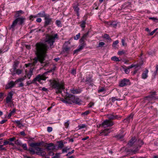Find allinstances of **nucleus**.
<instances>
[{"instance_id": "obj_24", "label": "nucleus", "mask_w": 158, "mask_h": 158, "mask_svg": "<svg viewBox=\"0 0 158 158\" xmlns=\"http://www.w3.org/2000/svg\"><path fill=\"white\" fill-rule=\"evenodd\" d=\"M38 15L39 17H44V18L48 16V15L46 14L44 11H43L39 13L38 14Z\"/></svg>"}, {"instance_id": "obj_58", "label": "nucleus", "mask_w": 158, "mask_h": 158, "mask_svg": "<svg viewBox=\"0 0 158 158\" xmlns=\"http://www.w3.org/2000/svg\"><path fill=\"white\" fill-rule=\"evenodd\" d=\"M74 150H73L71 152H69L68 153L66 154V156H69L71 154L73 153L74 152Z\"/></svg>"}, {"instance_id": "obj_20", "label": "nucleus", "mask_w": 158, "mask_h": 158, "mask_svg": "<svg viewBox=\"0 0 158 158\" xmlns=\"http://www.w3.org/2000/svg\"><path fill=\"white\" fill-rule=\"evenodd\" d=\"M88 32H87L83 35V36L81 37V39L80 40V42L81 43H82V42H85V40H86L88 35Z\"/></svg>"}, {"instance_id": "obj_62", "label": "nucleus", "mask_w": 158, "mask_h": 158, "mask_svg": "<svg viewBox=\"0 0 158 158\" xmlns=\"http://www.w3.org/2000/svg\"><path fill=\"white\" fill-rule=\"evenodd\" d=\"M15 139V138L14 137L9 138V139H8V140H9V141L12 142L14 141Z\"/></svg>"}, {"instance_id": "obj_12", "label": "nucleus", "mask_w": 158, "mask_h": 158, "mask_svg": "<svg viewBox=\"0 0 158 158\" xmlns=\"http://www.w3.org/2000/svg\"><path fill=\"white\" fill-rule=\"evenodd\" d=\"M44 147L48 150H53L55 149V147L54 144L51 143L49 144H46L44 145Z\"/></svg>"}, {"instance_id": "obj_61", "label": "nucleus", "mask_w": 158, "mask_h": 158, "mask_svg": "<svg viewBox=\"0 0 158 158\" xmlns=\"http://www.w3.org/2000/svg\"><path fill=\"white\" fill-rule=\"evenodd\" d=\"M157 29H158L157 28H156V29H155L153 31H152L150 33V35H153L154 34V33L156 32V31H157Z\"/></svg>"}, {"instance_id": "obj_5", "label": "nucleus", "mask_w": 158, "mask_h": 158, "mask_svg": "<svg viewBox=\"0 0 158 158\" xmlns=\"http://www.w3.org/2000/svg\"><path fill=\"white\" fill-rule=\"evenodd\" d=\"M136 140L135 137H133L130 139L127 144L128 147L135 146V149L132 150L131 151L135 154L139 150L138 147H141V146H140L139 144L138 145L137 142H136Z\"/></svg>"}, {"instance_id": "obj_2", "label": "nucleus", "mask_w": 158, "mask_h": 158, "mask_svg": "<svg viewBox=\"0 0 158 158\" xmlns=\"http://www.w3.org/2000/svg\"><path fill=\"white\" fill-rule=\"evenodd\" d=\"M58 38V36L57 34L54 35H47L46 36L45 42L47 43L50 45L51 48L54 47L53 44L55 42L56 39Z\"/></svg>"}, {"instance_id": "obj_17", "label": "nucleus", "mask_w": 158, "mask_h": 158, "mask_svg": "<svg viewBox=\"0 0 158 158\" xmlns=\"http://www.w3.org/2000/svg\"><path fill=\"white\" fill-rule=\"evenodd\" d=\"M79 6V4L78 3H77V5L74 4L73 5V8L74 9V11L76 12L77 15L78 16H79V8L78 7Z\"/></svg>"}, {"instance_id": "obj_47", "label": "nucleus", "mask_w": 158, "mask_h": 158, "mask_svg": "<svg viewBox=\"0 0 158 158\" xmlns=\"http://www.w3.org/2000/svg\"><path fill=\"white\" fill-rule=\"evenodd\" d=\"M111 60L113 61H119V60L118 58L115 56H114L111 58Z\"/></svg>"}, {"instance_id": "obj_14", "label": "nucleus", "mask_w": 158, "mask_h": 158, "mask_svg": "<svg viewBox=\"0 0 158 158\" xmlns=\"http://www.w3.org/2000/svg\"><path fill=\"white\" fill-rule=\"evenodd\" d=\"M107 117L109 120H114L116 119H119L121 118V116H118L117 115H114L112 114H109L107 115Z\"/></svg>"}, {"instance_id": "obj_10", "label": "nucleus", "mask_w": 158, "mask_h": 158, "mask_svg": "<svg viewBox=\"0 0 158 158\" xmlns=\"http://www.w3.org/2000/svg\"><path fill=\"white\" fill-rule=\"evenodd\" d=\"M114 125V122L109 120H105L101 124V125L104 127H111Z\"/></svg>"}, {"instance_id": "obj_57", "label": "nucleus", "mask_w": 158, "mask_h": 158, "mask_svg": "<svg viewBox=\"0 0 158 158\" xmlns=\"http://www.w3.org/2000/svg\"><path fill=\"white\" fill-rule=\"evenodd\" d=\"M52 130V128L51 127H48L47 128V131L48 132H50Z\"/></svg>"}, {"instance_id": "obj_11", "label": "nucleus", "mask_w": 158, "mask_h": 158, "mask_svg": "<svg viewBox=\"0 0 158 158\" xmlns=\"http://www.w3.org/2000/svg\"><path fill=\"white\" fill-rule=\"evenodd\" d=\"M150 95L145 98V100H148L150 101L152 100H155L156 98L155 97L156 94L155 92H150Z\"/></svg>"}, {"instance_id": "obj_54", "label": "nucleus", "mask_w": 158, "mask_h": 158, "mask_svg": "<svg viewBox=\"0 0 158 158\" xmlns=\"http://www.w3.org/2000/svg\"><path fill=\"white\" fill-rule=\"evenodd\" d=\"M60 157V154L56 153L55 155L52 157V158H59Z\"/></svg>"}, {"instance_id": "obj_30", "label": "nucleus", "mask_w": 158, "mask_h": 158, "mask_svg": "<svg viewBox=\"0 0 158 158\" xmlns=\"http://www.w3.org/2000/svg\"><path fill=\"white\" fill-rule=\"evenodd\" d=\"M118 22L113 21L111 22L110 26L112 27L115 28L117 26Z\"/></svg>"}, {"instance_id": "obj_48", "label": "nucleus", "mask_w": 158, "mask_h": 158, "mask_svg": "<svg viewBox=\"0 0 158 158\" xmlns=\"http://www.w3.org/2000/svg\"><path fill=\"white\" fill-rule=\"evenodd\" d=\"M125 39H122L121 40V42L122 43V45L123 46H127V44L125 42Z\"/></svg>"}, {"instance_id": "obj_36", "label": "nucleus", "mask_w": 158, "mask_h": 158, "mask_svg": "<svg viewBox=\"0 0 158 158\" xmlns=\"http://www.w3.org/2000/svg\"><path fill=\"white\" fill-rule=\"evenodd\" d=\"M86 22L85 21L83 20L81 22L80 26L82 28H84L85 26Z\"/></svg>"}, {"instance_id": "obj_64", "label": "nucleus", "mask_w": 158, "mask_h": 158, "mask_svg": "<svg viewBox=\"0 0 158 158\" xmlns=\"http://www.w3.org/2000/svg\"><path fill=\"white\" fill-rule=\"evenodd\" d=\"M80 51H81V50L79 48H78L74 51V54L77 53L78 52H80Z\"/></svg>"}, {"instance_id": "obj_27", "label": "nucleus", "mask_w": 158, "mask_h": 158, "mask_svg": "<svg viewBox=\"0 0 158 158\" xmlns=\"http://www.w3.org/2000/svg\"><path fill=\"white\" fill-rule=\"evenodd\" d=\"M142 64H131V65L128 66V67H129V69H131V68H132L134 67H135V68H136L140 66L141 65H142Z\"/></svg>"}, {"instance_id": "obj_60", "label": "nucleus", "mask_w": 158, "mask_h": 158, "mask_svg": "<svg viewBox=\"0 0 158 158\" xmlns=\"http://www.w3.org/2000/svg\"><path fill=\"white\" fill-rule=\"evenodd\" d=\"M10 141H5L3 143V145H6L7 144H9Z\"/></svg>"}, {"instance_id": "obj_34", "label": "nucleus", "mask_w": 158, "mask_h": 158, "mask_svg": "<svg viewBox=\"0 0 158 158\" xmlns=\"http://www.w3.org/2000/svg\"><path fill=\"white\" fill-rule=\"evenodd\" d=\"M19 64V62L18 61H15L14 62V64L13 66L14 71H15V69H17V68Z\"/></svg>"}, {"instance_id": "obj_8", "label": "nucleus", "mask_w": 158, "mask_h": 158, "mask_svg": "<svg viewBox=\"0 0 158 158\" xmlns=\"http://www.w3.org/2000/svg\"><path fill=\"white\" fill-rule=\"evenodd\" d=\"M130 84V82L129 79L124 78L119 81V86L121 87H123Z\"/></svg>"}, {"instance_id": "obj_44", "label": "nucleus", "mask_w": 158, "mask_h": 158, "mask_svg": "<svg viewBox=\"0 0 158 158\" xmlns=\"http://www.w3.org/2000/svg\"><path fill=\"white\" fill-rule=\"evenodd\" d=\"M15 143L18 146H21L22 144L21 142L18 139L15 141Z\"/></svg>"}, {"instance_id": "obj_21", "label": "nucleus", "mask_w": 158, "mask_h": 158, "mask_svg": "<svg viewBox=\"0 0 158 158\" xmlns=\"http://www.w3.org/2000/svg\"><path fill=\"white\" fill-rule=\"evenodd\" d=\"M148 72V70L147 69H146V70L143 72L142 74V77L143 79H145L147 78Z\"/></svg>"}, {"instance_id": "obj_28", "label": "nucleus", "mask_w": 158, "mask_h": 158, "mask_svg": "<svg viewBox=\"0 0 158 158\" xmlns=\"http://www.w3.org/2000/svg\"><path fill=\"white\" fill-rule=\"evenodd\" d=\"M14 123L17 124V126L19 128H21L22 127H23V126L21 123L20 121L19 120L15 121Z\"/></svg>"}, {"instance_id": "obj_38", "label": "nucleus", "mask_w": 158, "mask_h": 158, "mask_svg": "<svg viewBox=\"0 0 158 158\" xmlns=\"http://www.w3.org/2000/svg\"><path fill=\"white\" fill-rule=\"evenodd\" d=\"M103 38H105L107 40H111V39L110 38V37L109 35H108L107 34H105L103 35Z\"/></svg>"}, {"instance_id": "obj_19", "label": "nucleus", "mask_w": 158, "mask_h": 158, "mask_svg": "<svg viewBox=\"0 0 158 158\" xmlns=\"http://www.w3.org/2000/svg\"><path fill=\"white\" fill-rule=\"evenodd\" d=\"M15 17L16 18H18L20 17L21 15L23 14L24 13V12L22 11V10H20L19 11H16L15 12Z\"/></svg>"}, {"instance_id": "obj_32", "label": "nucleus", "mask_w": 158, "mask_h": 158, "mask_svg": "<svg viewBox=\"0 0 158 158\" xmlns=\"http://www.w3.org/2000/svg\"><path fill=\"white\" fill-rule=\"evenodd\" d=\"M123 68L124 69V71L125 72V73H127L128 74L130 72V70L129 69H130L129 68V67H128L126 69L125 68H126V66H123Z\"/></svg>"}, {"instance_id": "obj_53", "label": "nucleus", "mask_w": 158, "mask_h": 158, "mask_svg": "<svg viewBox=\"0 0 158 158\" xmlns=\"http://www.w3.org/2000/svg\"><path fill=\"white\" fill-rule=\"evenodd\" d=\"M105 44V43L103 42H100L99 43L98 47H102Z\"/></svg>"}, {"instance_id": "obj_16", "label": "nucleus", "mask_w": 158, "mask_h": 158, "mask_svg": "<svg viewBox=\"0 0 158 158\" xmlns=\"http://www.w3.org/2000/svg\"><path fill=\"white\" fill-rule=\"evenodd\" d=\"M133 115L131 114L129 116L123 120V122L129 123L133 119Z\"/></svg>"}, {"instance_id": "obj_13", "label": "nucleus", "mask_w": 158, "mask_h": 158, "mask_svg": "<svg viewBox=\"0 0 158 158\" xmlns=\"http://www.w3.org/2000/svg\"><path fill=\"white\" fill-rule=\"evenodd\" d=\"M13 95V94L12 92H10L8 93L7 96L6 98V102L7 103H8L12 102Z\"/></svg>"}, {"instance_id": "obj_3", "label": "nucleus", "mask_w": 158, "mask_h": 158, "mask_svg": "<svg viewBox=\"0 0 158 158\" xmlns=\"http://www.w3.org/2000/svg\"><path fill=\"white\" fill-rule=\"evenodd\" d=\"M51 85L53 88L56 89V93L57 94L61 93L62 90L64 89L63 83H60L55 80L53 81L51 83Z\"/></svg>"}, {"instance_id": "obj_45", "label": "nucleus", "mask_w": 158, "mask_h": 158, "mask_svg": "<svg viewBox=\"0 0 158 158\" xmlns=\"http://www.w3.org/2000/svg\"><path fill=\"white\" fill-rule=\"evenodd\" d=\"M21 146L25 150H28V148L27 147V144L26 143H24L23 144H22Z\"/></svg>"}, {"instance_id": "obj_4", "label": "nucleus", "mask_w": 158, "mask_h": 158, "mask_svg": "<svg viewBox=\"0 0 158 158\" xmlns=\"http://www.w3.org/2000/svg\"><path fill=\"white\" fill-rule=\"evenodd\" d=\"M26 19L25 17H20L16 18L12 22V24L10 27V29L13 31L15 30V27L17 24L19 25H22L24 24V22Z\"/></svg>"}, {"instance_id": "obj_50", "label": "nucleus", "mask_w": 158, "mask_h": 158, "mask_svg": "<svg viewBox=\"0 0 158 158\" xmlns=\"http://www.w3.org/2000/svg\"><path fill=\"white\" fill-rule=\"evenodd\" d=\"M64 147V144L62 142H60L58 145V148H62Z\"/></svg>"}, {"instance_id": "obj_7", "label": "nucleus", "mask_w": 158, "mask_h": 158, "mask_svg": "<svg viewBox=\"0 0 158 158\" xmlns=\"http://www.w3.org/2000/svg\"><path fill=\"white\" fill-rule=\"evenodd\" d=\"M46 76V73H44L42 75H38L33 80V82L35 83L37 81L40 82L41 80H45L48 78Z\"/></svg>"}, {"instance_id": "obj_39", "label": "nucleus", "mask_w": 158, "mask_h": 158, "mask_svg": "<svg viewBox=\"0 0 158 158\" xmlns=\"http://www.w3.org/2000/svg\"><path fill=\"white\" fill-rule=\"evenodd\" d=\"M118 43L119 41L118 40H116L114 42L112 45V47H114V49H116V46Z\"/></svg>"}, {"instance_id": "obj_18", "label": "nucleus", "mask_w": 158, "mask_h": 158, "mask_svg": "<svg viewBox=\"0 0 158 158\" xmlns=\"http://www.w3.org/2000/svg\"><path fill=\"white\" fill-rule=\"evenodd\" d=\"M109 129H106L102 131L100 133V135H104L106 136L110 133Z\"/></svg>"}, {"instance_id": "obj_15", "label": "nucleus", "mask_w": 158, "mask_h": 158, "mask_svg": "<svg viewBox=\"0 0 158 158\" xmlns=\"http://www.w3.org/2000/svg\"><path fill=\"white\" fill-rule=\"evenodd\" d=\"M16 84L15 81L14 82L13 81H11L6 85V89H8L11 88L13 87Z\"/></svg>"}, {"instance_id": "obj_42", "label": "nucleus", "mask_w": 158, "mask_h": 158, "mask_svg": "<svg viewBox=\"0 0 158 158\" xmlns=\"http://www.w3.org/2000/svg\"><path fill=\"white\" fill-rule=\"evenodd\" d=\"M56 24L58 27H62L61 21L59 20H56Z\"/></svg>"}, {"instance_id": "obj_55", "label": "nucleus", "mask_w": 158, "mask_h": 158, "mask_svg": "<svg viewBox=\"0 0 158 158\" xmlns=\"http://www.w3.org/2000/svg\"><path fill=\"white\" fill-rule=\"evenodd\" d=\"M70 50V48L68 47H66L64 48V50L66 52H67L69 51Z\"/></svg>"}, {"instance_id": "obj_41", "label": "nucleus", "mask_w": 158, "mask_h": 158, "mask_svg": "<svg viewBox=\"0 0 158 158\" xmlns=\"http://www.w3.org/2000/svg\"><path fill=\"white\" fill-rule=\"evenodd\" d=\"M22 70L20 69H15V71H14V72H15V73L18 75H19L21 74L22 72Z\"/></svg>"}, {"instance_id": "obj_59", "label": "nucleus", "mask_w": 158, "mask_h": 158, "mask_svg": "<svg viewBox=\"0 0 158 158\" xmlns=\"http://www.w3.org/2000/svg\"><path fill=\"white\" fill-rule=\"evenodd\" d=\"M137 143L138 145H139L140 146H141V145H142L143 144V142L142 140H139L138 142H137Z\"/></svg>"}, {"instance_id": "obj_46", "label": "nucleus", "mask_w": 158, "mask_h": 158, "mask_svg": "<svg viewBox=\"0 0 158 158\" xmlns=\"http://www.w3.org/2000/svg\"><path fill=\"white\" fill-rule=\"evenodd\" d=\"M35 149L37 152H44L42 148H40L38 146L36 147Z\"/></svg>"}, {"instance_id": "obj_6", "label": "nucleus", "mask_w": 158, "mask_h": 158, "mask_svg": "<svg viewBox=\"0 0 158 158\" xmlns=\"http://www.w3.org/2000/svg\"><path fill=\"white\" fill-rule=\"evenodd\" d=\"M75 96L72 94H67L64 97V99L62 100L63 102L72 104L74 101Z\"/></svg>"}, {"instance_id": "obj_26", "label": "nucleus", "mask_w": 158, "mask_h": 158, "mask_svg": "<svg viewBox=\"0 0 158 158\" xmlns=\"http://www.w3.org/2000/svg\"><path fill=\"white\" fill-rule=\"evenodd\" d=\"M35 153L38 155L44 156H45L46 152H36Z\"/></svg>"}, {"instance_id": "obj_37", "label": "nucleus", "mask_w": 158, "mask_h": 158, "mask_svg": "<svg viewBox=\"0 0 158 158\" xmlns=\"http://www.w3.org/2000/svg\"><path fill=\"white\" fill-rule=\"evenodd\" d=\"M124 136L122 135H118L115 136V137L118 139H122L123 138Z\"/></svg>"}, {"instance_id": "obj_9", "label": "nucleus", "mask_w": 158, "mask_h": 158, "mask_svg": "<svg viewBox=\"0 0 158 158\" xmlns=\"http://www.w3.org/2000/svg\"><path fill=\"white\" fill-rule=\"evenodd\" d=\"M44 27H46L47 26L50 25L53 23L52 19L50 18V16L48 15V16L44 18Z\"/></svg>"}, {"instance_id": "obj_40", "label": "nucleus", "mask_w": 158, "mask_h": 158, "mask_svg": "<svg viewBox=\"0 0 158 158\" xmlns=\"http://www.w3.org/2000/svg\"><path fill=\"white\" fill-rule=\"evenodd\" d=\"M25 78L23 77L20 78H19L17 79L15 81V83H17L18 82H22V81H24L25 80Z\"/></svg>"}, {"instance_id": "obj_25", "label": "nucleus", "mask_w": 158, "mask_h": 158, "mask_svg": "<svg viewBox=\"0 0 158 158\" xmlns=\"http://www.w3.org/2000/svg\"><path fill=\"white\" fill-rule=\"evenodd\" d=\"M74 101L73 102V103H75L78 105H80L81 104V101L79 98H76L75 96V99Z\"/></svg>"}, {"instance_id": "obj_56", "label": "nucleus", "mask_w": 158, "mask_h": 158, "mask_svg": "<svg viewBox=\"0 0 158 158\" xmlns=\"http://www.w3.org/2000/svg\"><path fill=\"white\" fill-rule=\"evenodd\" d=\"M85 127H86V126L85 124H83L80 125L78 127H79V128L80 129L84 128Z\"/></svg>"}, {"instance_id": "obj_49", "label": "nucleus", "mask_w": 158, "mask_h": 158, "mask_svg": "<svg viewBox=\"0 0 158 158\" xmlns=\"http://www.w3.org/2000/svg\"><path fill=\"white\" fill-rule=\"evenodd\" d=\"M81 34L80 33H78L77 35L75 36L74 37V39L75 40H77L80 37Z\"/></svg>"}, {"instance_id": "obj_63", "label": "nucleus", "mask_w": 158, "mask_h": 158, "mask_svg": "<svg viewBox=\"0 0 158 158\" xmlns=\"http://www.w3.org/2000/svg\"><path fill=\"white\" fill-rule=\"evenodd\" d=\"M34 82H33V80L31 81H27V85H29L31 84L34 83Z\"/></svg>"}, {"instance_id": "obj_43", "label": "nucleus", "mask_w": 158, "mask_h": 158, "mask_svg": "<svg viewBox=\"0 0 158 158\" xmlns=\"http://www.w3.org/2000/svg\"><path fill=\"white\" fill-rule=\"evenodd\" d=\"M127 51L126 50H123L121 51H119L118 52V54L119 55H122L126 53Z\"/></svg>"}, {"instance_id": "obj_29", "label": "nucleus", "mask_w": 158, "mask_h": 158, "mask_svg": "<svg viewBox=\"0 0 158 158\" xmlns=\"http://www.w3.org/2000/svg\"><path fill=\"white\" fill-rule=\"evenodd\" d=\"M86 45V44L85 42H82V43H81V44L79 46L78 48L81 50L82 49H83V48L85 47Z\"/></svg>"}, {"instance_id": "obj_52", "label": "nucleus", "mask_w": 158, "mask_h": 158, "mask_svg": "<svg viewBox=\"0 0 158 158\" xmlns=\"http://www.w3.org/2000/svg\"><path fill=\"white\" fill-rule=\"evenodd\" d=\"M4 146V145H0V151H2V150H4V151H6V149L5 148H3V146Z\"/></svg>"}, {"instance_id": "obj_51", "label": "nucleus", "mask_w": 158, "mask_h": 158, "mask_svg": "<svg viewBox=\"0 0 158 158\" xmlns=\"http://www.w3.org/2000/svg\"><path fill=\"white\" fill-rule=\"evenodd\" d=\"M69 121H67L66 122H65L64 123V126L66 128H68L69 127Z\"/></svg>"}, {"instance_id": "obj_33", "label": "nucleus", "mask_w": 158, "mask_h": 158, "mask_svg": "<svg viewBox=\"0 0 158 158\" xmlns=\"http://www.w3.org/2000/svg\"><path fill=\"white\" fill-rule=\"evenodd\" d=\"M70 91L73 94H77L80 93L78 90L77 89H71Z\"/></svg>"}, {"instance_id": "obj_22", "label": "nucleus", "mask_w": 158, "mask_h": 158, "mask_svg": "<svg viewBox=\"0 0 158 158\" xmlns=\"http://www.w3.org/2000/svg\"><path fill=\"white\" fill-rule=\"evenodd\" d=\"M41 145L40 143H32L30 144V146L31 147H35L39 146Z\"/></svg>"}, {"instance_id": "obj_31", "label": "nucleus", "mask_w": 158, "mask_h": 158, "mask_svg": "<svg viewBox=\"0 0 158 158\" xmlns=\"http://www.w3.org/2000/svg\"><path fill=\"white\" fill-rule=\"evenodd\" d=\"M85 81L88 83H90L92 82L93 81L92 79V78L90 76L87 77L86 78Z\"/></svg>"}, {"instance_id": "obj_35", "label": "nucleus", "mask_w": 158, "mask_h": 158, "mask_svg": "<svg viewBox=\"0 0 158 158\" xmlns=\"http://www.w3.org/2000/svg\"><path fill=\"white\" fill-rule=\"evenodd\" d=\"M28 151H29L30 154L31 155L34 154L35 153V150L32 148V147L28 149Z\"/></svg>"}, {"instance_id": "obj_1", "label": "nucleus", "mask_w": 158, "mask_h": 158, "mask_svg": "<svg viewBox=\"0 0 158 158\" xmlns=\"http://www.w3.org/2000/svg\"><path fill=\"white\" fill-rule=\"evenodd\" d=\"M36 55L37 56L33 59L32 63L26 64H25L26 67H32L39 64L43 67L48 65V63L44 62L45 58L49 47L46 44L41 42L37 43L36 44Z\"/></svg>"}, {"instance_id": "obj_23", "label": "nucleus", "mask_w": 158, "mask_h": 158, "mask_svg": "<svg viewBox=\"0 0 158 158\" xmlns=\"http://www.w3.org/2000/svg\"><path fill=\"white\" fill-rule=\"evenodd\" d=\"M33 69L32 68H31L29 71V72L26 73V76L27 77H28L29 79H30L31 76L33 74Z\"/></svg>"}]
</instances>
